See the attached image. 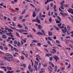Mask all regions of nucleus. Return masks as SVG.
<instances>
[{"mask_svg": "<svg viewBox=\"0 0 73 73\" xmlns=\"http://www.w3.org/2000/svg\"><path fill=\"white\" fill-rule=\"evenodd\" d=\"M13 43L14 44H17V41L16 40H14L13 41Z\"/></svg>", "mask_w": 73, "mask_h": 73, "instance_id": "nucleus-24", "label": "nucleus"}, {"mask_svg": "<svg viewBox=\"0 0 73 73\" xmlns=\"http://www.w3.org/2000/svg\"><path fill=\"white\" fill-rule=\"evenodd\" d=\"M16 73H19V72H20V70H17L16 71Z\"/></svg>", "mask_w": 73, "mask_h": 73, "instance_id": "nucleus-36", "label": "nucleus"}, {"mask_svg": "<svg viewBox=\"0 0 73 73\" xmlns=\"http://www.w3.org/2000/svg\"><path fill=\"white\" fill-rule=\"evenodd\" d=\"M56 42L57 44H60V41L58 40H57L56 41Z\"/></svg>", "mask_w": 73, "mask_h": 73, "instance_id": "nucleus-42", "label": "nucleus"}, {"mask_svg": "<svg viewBox=\"0 0 73 73\" xmlns=\"http://www.w3.org/2000/svg\"><path fill=\"white\" fill-rule=\"evenodd\" d=\"M65 3V1L63 0L62 2L60 3V4H61V5L62 6H64V3Z\"/></svg>", "mask_w": 73, "mask_h": 73, "instance_id": "nucleus-14", "label": "nucleus"}, {"mask_svg": "<svg viewBox=\"0 0 73 73\" xmlns=\"http://www.w3.org/2000/svg\"><path fill=\"white\" fill-rule=\"evenodd\" d=\"M52 50H53V51H54L55 53H57V52L56 51V50H55V49H52Z\"/></svg>", "mask_w": 73, "mask_h": 73, "instance_id": "nucleus-59", "label": "nucleus"}, {"mask_svg": "<svg viewBox=\"0 0 73 73\" xmlns=\"http://www.w3.org/2000/svg\"><path fill=\"white\" fill-rule=\"evenodd\" d=\"M53 8L54 9V10L56 9V5H54V6Z\"/></svg>", "mask_w": 73, "mask_h": 73, "instance_id": "nucleus-48", "label": "nucleus"}, {"mask_svg": "<svg viewBox=\"0 0 73 73\" xmlns=\"http://www.w3.org/2000/svg\"><path fill=\"white\" fill-rule=\"evenodd\" d=\"M54 69L55 70H54V71L55 72H56L57 70V66H56L54 68Z\"/></svg>", "mask_w": 73, "mask_h": 73, "instance_id": "nucleus-26", "label": "nucleus"}, {"mask_svg": "<svg viewBox=\"0 0 73 73\" xmlns=\"http://www.w3.org/2000/svg\"><path fill=\"white\" fill-rule=\"evenodd\" d=\"M38 19V17H36V20L38 23V24H40V20Z\"/></svg>", "mask_w": 73, "mask_h": 73, "instance_id": "nucleus-8", "label": "nucleus"}, {"mask_svg": "<svg viewBox=\"0 0 73 73\" xmlns=\"http://www.w3.org/2000/svg\"><path fill=\"white\" fill-rule=\"evenodd\" d=\"M19 20H22V19H23V17L22 16L20 17H19Z\"/></svg>", "mask_w": 73, "mask_h": 73, "instance_id": "nucleus-45", "label": "nucleus"}, {"mask_svg": "<svg viewBox=\"0 0 73 73\" xmlns=\"http://www.w3.org/2000/svg\"><path fill=\"white\" fill-rule=\"evenodd\" d=\"M17 26L19 27V28H22V27H23V26L22 25H20V24H18Z\"/></svg>", "mask_w": 73, "mask_h": 73, "instance_id": "nucleus-20", "label": "nucleus"}, {"mask_svg": "<svg viewBox=\"0 0 73 73\" xmlns=\"http://www.w3.org/2000/svg\"><path fill=\"white\" fill-rule=\"evenodd\" d=\"M13 72H14V71H11V72L9 70H8V71L7 72V73H12Z\"/></svg>", "mask_w": 73, "mask_h": 73, "instance_id": "nucleus-21", "label": "nucleus"}, {"mask_svg": "<svg viewBox=\"0 0 73 73\" xmlns=\"http://www.w3.org/2000/svg\"><path fill=\"white\" fill-rule=\"evenodd\" d=\"M48 39L49 40H50V41H52V39L50 37H48Z\"/></svg>", "mask_w": 73, "mask_h": 73, "instance_id": "nucleus-38", "label": "nucleus"}, {"mask_svg": "<svg viewBox=\"0 0 73 73\" xmlns=\"http://www.w3.org/2000/svg\"><path fill=\"white\" fill-rule=\"evenodd\" d=\"M67 28L68 30L69 31H70V26H69V25H67Z\"/></svg>", "mask_w": 73, "mask_h": 73, "instance_id": "nucleus-12", "label": "nucleus"}, {"mask_svg": "<svg viewBox=\"0 0 73 73\" xmlns=\"http://www.w3.org/2000/svg\"><path fill=\"white\" fill-rule=\"evenodd\" d=\"M36 34H37V35H43V34L42 33L40 32H38V33H36Z\"/></svg>", "mask_w": 73, "mask_h": 73, "instance_id": "nucleus-15", "label": "nucleus"}, {"mask_svg": "<svg viewBox=\"0 0 73 73\" xmlns=\"http://www.w3.org/2000/svg\"><path fill=\"white\" fill-rule=\"evenodd\" d=\"M21 44V43H20V42H18V43L17 44V45L18 46H20V45Z\"/></svg>", "mask_w": 73, "mask_h": 73, "instance_id": "nucleus-39", "label": "nucleus"}, {"mask_svg": "<svg viewBox=\"0 0 73 73\" xmlns=\"http://www.w3.org/2000/svg\"><path fill=\"white\" fill-rule=\"evenodd\" d=\"M29 70L31 72H33V69L32 68H31Z\"/></svg>", "mask_w": 73, "mask_h": 73, "instance_id": "nucleus-52", "label": "nucleus"}, {"mask_svg": "<svg viewBox=\"0 0 73 73\" xmlns=\"http://www.w3.org/2000/svg\"><path fill=\"white\" fill-rule=\"evenodd\" d=\"M23 66L24 68H25L26 67V65L25 64H23Z\"/></svg>", "mask_w": 73, "mask_h": 73, "instance_id": "nucleus-64", "label": "nucleus"}, {"mask_svg": "<svg viewBox=\"0 0 73 73\" xmlns=\"http://www.w3.org/2000/svg\"><path fill=\"white\" fill-rule=\"evenodd\" d=\"M17 18L16 17H15L14 18V21H16V19H17Z\"/></svg>", "mask_w": 73, "mask_h": 73, "instance_id": "nucleus-57", "label": "nucleus"}, {"mask_svg": "<svg viewBox=\"0 0 73 73\" xmlns=\"http://www.w3.org/2000/svg\"><path fill=\"white\" fill-rule=\"evenodd\" d=\"M53 58L54 59H55L56 62L57 61V60H60L59 58L57 57L56 55H54V57H53Z\"/></svg>", "mask_w": 73, "mask_h": 73, "instance_id": "nucleus-7", "label": "nucleus"}, {"mask_svg": "<svg viewBox=\"0 0 73 73\" xmlns=\"http://www.w3.org/2000/svg\"><path fill=\"white\" fill-rule=\"evenodd\" d=\"M37 45L38 46H41V44L40 43H38L37 44Z\"/></svg>", "mask_w": 73, "mask_h": 73, "instance_id": "nucleus-44", "label": "nucleus"}, {"mask_svg": "<svg viewBox=\"0 0 73 73\" xmlns=\"http://www.w3.org/2000/svg\"><path fill=\"white\" fill-rule=\"evenodd\" d=\"M12 23H13V27H16V24H15V23H14V22H13Z\"/></svg>", "mask_w": 73, "mask_h": 73, "instance_id": "nucleus-35", "label": "nucleus"}, {"mask_svg": "<svg viewBox=\"0 0 73 73\" xmlns=\"http://www.w3.org/2000/svg\"><path fill=\"white\" fill-rule=\"evenodd\" d=\"M35 12H36V11H33V17H35L36 16V14L35 13Z\"/></svg>", "mask_w": 73, "mask_h": 73, "instance_id": "nucleus-13", "label": "nucleus"}, {"mask_svg": "<svg viewBox=\"0 0 73 73\" xmlns=\"http://www.w3.org/2000/svg\"><path fill=\"white\" fill-rule=\"evenodd\" d=\"M70 66H71V64H69V65L67 67V69H69V68H70Z\"/></svg>", "mask_w": 73, "mask_h": 73, "instance_id": "nucleus-41", "label": "nucleus"}, {"mask_svg": "<svg viewBox=\"0 0 73 73\" xmlns=\"http://www.w3.org/2000/svg\"><path fill=\"white\" fill-rule=\"evenodd\" d=\"M3 58H4V59H5V60H7V59H8V58L5 56H4Z\"/></svg>", "mask_w": 73, "mask_h": 73, "instance_id": "nucleus-54", "label": "nucleus"}, {"mask_svg": "<svg viewBox=\"0 0 73 73\" xmlns=\"http://www.w3.org/2000/svg\"><path fill=\"white\" fill-rule=\"evenodd\" d=\"M38 28L39 30H41V29H42V27L40 25H39L38 26Z\"/></svg>", "mask_w": 73, "mask_h": 73, "instance_id": "nucleus-11", "label": "nucleus"}, {"mask_svg": "<svg viewBox=\"0 0 73 73\" xmlns=\"http://www.w3.org/2000/svg\"><path fill=\"white\" fill-rule=\"evenodd\" d=\"M35 11H36L37 12H39V11H40V8H38V9H37V8H36L35 9Z\"/></svg>", "mask_w": 73, "mask_h": 73, "instance_id": "nucleus-17", "label": "nucleus"}, {"mask_svg": "<svg viewBox=\"0 0 73 73\" xmlns=\"http://www.w3.org/2000/svg\"><path fill=\"white\" fill-rule=\"evenodd\" d=\"M48 35L49 36H52V33L50 32V31H49Z\"/></svg>", "mask_w": 73, "mask_h": 73, "instance_id": "nucleus-16", "label": "nucleus"}, {"mask_svg": "<svg viewBox=\"0 0 73 73\" xmlns=\"http://www.w3.org/2000/svg\"><path fill=\"white\" fill-rule=\"evenodd\" d=\"M25 29H26L27 30H28V27L27 26H25Z\"/></svg>", "mask_w": 73, "mask_h": 73, "instance_id": "nucleus-55", "label": "nucleus"}, {"mask_svg": "<svg viewBox=\"0 0 73 73\" xmlns=\"http://www.w3.org/2000/svg\"><path fill=\"white\" fill-rule=\"evenodd\" d=\"M60 38H61L62 41H64V37H61Z\"/></svg>", "mask_w": 73, "mask_h": 73, "instance_id": "nucleus-63", "label": "nucleus"}, {"mask_svg": "<svg viewBox=\"0 0 73 73\" xmlns=\"http://www.w3.org/2000/svg\"><path fill=\"white\" fill-rule=\"evenodd\" d=\"M34 67L36 70H37V67L36 65H34Z\"/></svg>", "mask_w": 73, "mask_h": 73, "instance_id": "nucleus-29", "label": "nucleus"}, {"mask_svg": "<svg viewBox=\"0 0 73 73\" xmlns=\"http://www.w3.org/2000/svg\"><path fill=\"white\" fill-rule=\"evenodd\" d=\"M60 7L61 8V9H64V8L63 7H62V6H60Z\"/></svg>", "mask_w": 73, "mask_h": 73, "instance_id": "nucleus-49", "label": "nucleus"}, {"mask_svg": "<svg viewBox=\"0 0 73 73\" xmlns=\"http://www.w3.org/2000/svg\"><path fill=\"white\" fill-rule=\"evenodd\" d=\"M39 16L40 18V19H41V18H42V16H41V13H39Z\"/></svg>", "mask_w": 73, "mask_h": 73, "instance_id": "nucleus-34", "label": "nucleus"}, {"mask_svg": "<svg viewBox=\"0 0 73 73\" xmlns=\"http://www.w3.org/2000/svg\"><path fill=\"white\" fill-rule=\"evenodd\" d=\"M26 11H27L26 9H24L23 11L22 12V15H23V13H25V12H26Z\"/></svg>", "mask_w": 73, "mask_h": 73, "instance_id": "nucleus-23", "label": "nucleus"}, {"mask_svg": "<svg viewBox=\"0 0 73 73\" xmlns=\"http://www.w3.org/2000/svg\"><path fill=\"white\" fill-rule=\"evenodd\" d=\"M36 61H38V62H40V60L38 59V58L37 57H36Z\"/></svg>", "mask_w": 73, "mask_h": 73, "instance_id": "nucleus-43", "label": "nucleus"}, {"mask_svg": "<svg viewBox=\"0 0 73 73\" xmlns=\"http://www.w3.org/2000/svg\"><path fill=\"white\" fill-rule=\"evenodd\" d=\"M30 36L32 39H33V38H34V37L33 36H32V35H30Z\"/></svg>", "mask_w": 73, "mask_h": 73, "instance_id": "nucleus-33", "label": "nucleus"}, {"mask_svg": "<svg viewBox=\"0 0 73 73\" xmlns=\"http://www.w3.org/2000/svg\"><path fill=\"white\" fill-rule=\"evenodd\" d=\"M36 57H37L39 60H41V57H40V56L38 54H37L36 56H35Z\"/></svg>", "mask_w": 73, "mask_h": 73, "instance_id": "nucleus-10", "label": "nucleus"}, {"mask_svg": "<svg viewBox=\"0 0 73 73\" xmlns=\"http://www.w3.org/2000/svg\"><path fill=\"white\" fill-rule=\"evenodd\" d=\"M16 36H17L18 37H19V33L17 32H16Z\"/></svg>", "mask_w": 73, "mask_h": 73, "instance_id": "nucleus-47", "label": "nucleus"}, {"mask_svg": "<svg viewBox=\"0 0 73 73\" xmlns=\"http://www.w3.org/2000/svg\"><path fill=\"white\" fill-rule=\"evenodd\" d=\"M62 31L63 33H64V34H65V33H66V31H67V29H66V27H64V30L62 29Z\"/></svg>", "mask_w": 73, "mask_h": 73, "instance_id": "nucleus-5", "label": "nucleus"}, {"mask_svg": "<svg viewBox=\"0 0 73 73\" xmlns=\"http://www.w3.org/2000/svg\"><path fill=\"white\" fill-rule=\"evenodd\" d=\"M33 42H35V43H36L37 42H38V41L36 40H33Z\"/></svg>", "mask_w": 73, "mask_h": 73, "instance_id": "nucleus-28", "label": "nucleus"}, {"mask_svg": "<svg viewBox=\"0 0 73 73\" xmlns=\"http://www.w3.org/2000/svg\"><path fill=\"white\" fill-rule=\"evenodd\" d=\"M54 28H55L57 30V31H58L59 29H60L58 27H56V26L55 25L54 26Z\"/></svg>", "mask_w": 73, "mask_h": 73, "instance_id": "nucleus-19", "label": "nucleus"}, {"mask_svg": "<svg viewBox=\"0 0 73 73\" xmlns=\"http://www.w3.org/2000/svg\"><path fill=\"white\" fill-rule=\"evenodd\" d=\"M61 24H62L61 23H60L58 24V27H60V26L61 25Z\"/></svg>", "mask_w": 73, "mask_h": 73, "instance_id": "nucleus-50", "label": "nucleus"}, {"mask_svg": "<svg viewBox=\"0 0 73 73\" xmlns=\"http://www.w3.org/2000/svg\"><path fill=\"white\" fill-rule=\"evenodd\" d=\"M54 15L55 16H57V13L55 12L54 13Z\"/></svg>", "mask_w": 73, "mask_h": 73, "instance_id": "nucleus-62", "label": "nucleus"}, {"mask_svg": "<svg viewBox=\"0 0 73 73\" xmlns=\"http://www.w3.org/2000/svg\"><path fill=\"white\" fill-rule=\"evenodd\" d=\"M53 38L54 39V40H56L57 38V37L56 36L54 35V37H53Z\"/></svg>", "mask_w": 73, "mask_h": 73, "instance_id": "nucleus-60", "label": "nucleus"}, {"mask_svg": "<svg viewBox=\"0 0 73 73\" xmlns=\"http://www.w3.org/2000/svg\"><path fill=\"white\" fill-rule=\"evenodd\" d=\"M69 10H68V12L69 13H71L72 15H73V10L72 9L70 8L68 9Z\"/></svg>", "mask_w": 73, "mask_h": 73, "instance_id": "nucleus-4", "label": "nucleus"}, {"mask_svg": "<svg viewBox=\"0 0 73 73\" xmlns=\"http://www.w3.org/2000/svg\"><path fill=\"white\" fill-rule=\"evenodd\" d=\"M1 68H3V69H5L4 70L5 71V72H7V69L8 70H12V68L9 67V66H7L6 67L4 66H1Z\"/></svg>", "mask_w": 73, "mask_h": 73, "instance_id": "nucleus-1", "label": "nucleus"}, {"mask_svg": "<svg viewBox=\"0 0 73 73\" xmlns=\"http://www.w3.org/2000/svg\"><path fill=\"white\" fill-rule=\"evenodd\" d=\"M49 21L50 22L52 23V19H51V17H50L49 19Z\"/></svg>", "mask_w": 73, "mask_h": 73, "instance_id": "nucleus-40", "label": "nucleus"}, {"mask_svg": "<svg viewBox=\"0 0 73 73\" xmlns=\"http://www.w3.org/2000/svg\"><path fill=\"white\" fill-rule=\"evenodd\" d=\"M7 60L8 61H9V62H10V61H12L13 59H12L7 58Z\"/></svg>", "mask_w": 73, "mask_h": 73, "instance_id": "nucleus-22", "label": "nucleus"}, {"mask_svg": "<svg viewBox=\"0 0 73 73\" xmlns=\"http://www.w3.org/2000/svg\"><path fill=\"white\" fill-rule=\"evenodd\" d=\"M5 30H7L9 32H13V30L9 28H8V27H6L5 28Z\"/></svg>", "mask_w": 73, "mask_h": 73, "instance_id": "nucleus-3", "label": "nucleus"}, {"mask_svg": "<svg viewBox=\"0 0 73 73\" xmlns=\"http://www.w3.org/2000/svg\"><path fill=\"white\" fill-rule=\"evenodd\" d=\"M4 65V63H0V65L1 66H3V65Z\"/></svg>", "mask_w": 73, "mask_h": 73, "instance_id": "nucleus-61", "label": "nucleus"}, {"mask_svg": "<svg viewBox=\"0 0 73 73\" xmlns=\"http://www.w3.org/2000/svg\"><path fill=\"white\" fill-rule=\"evenodd\" d=\"M35 64H36V66H37V65H38V63L37 61H35Z\"/></svg>", "mask_w": 73, "mask_h": 73, "instance_id": "nucleus-31", "label": "nucleus"}, {"mask_svg": "<svg viewBox=\"0 0 73 73\" xmlns=\"http://www.w3.org/2000/svg\"><path fill=\"white\" fill-rule=\"evenodd\" d=\"M25 57H26V58H28V54H25Z\"/></svg>", "mask_w": 73, "mask_h": 73, "instance_id": "nucleus-46", "label": "nucleus"}, {"mask_svg": "<svg viewBox=\"0 0 73 73\" xmlns=\"http://www.w3.org/2000/svg\"><path fill=\"white\" fill-rule=\"evenodd\" d=\"M0 49H1V50H3V47L2 46H0Z\"/></svg>", "mask_w": 73, "mask_h": 73, "instance_id": "nucleus-53", "label": "nucleus"}, {"mask_svg": "<svg viewBox=\"0 0 73 73\" xmlns=\"http://www.w3.org/2000/svg\"><path fill=\"white\" fill-rule=\"evenodd\" d=\"M57 17L58 18V19L60 21H61V18H60V17H59V16H57Z\"/></svg>", "mask_w": 73, "mask_h": 73, "instance_id": "nucleus-30", "label": "nucleus"}, {"mask_svg": "<svg viewBox=\"0 0 73 73\" xmlns=\"http://www.w3.org/2000/svg\"><path fill=\"white\" fill-rule=\"evenodd\" d=\"M20 32H24V29H20Z\"/></svg>", "mask_w": 73, "mask_h": 73, "instance_id": "nucleus-32", "label": "nucleus"}, {"mask_svg": "<svg viewBox=\"0 0 73 73\" xmlns=\"http://www.w3.org/2000/svg\"><path fill=\"white\" fill-rule=\"evenodd\" d=\"M14 50L16 51H18V49H17L15 47L13 48V46H11V50Z\"/></svg>", "mask_w": 73, "mask_h": 73, "instance_id": "nucleus-6", "label": "nucleus"}, {"mask_svg": "<svg viewBox=\"0 0 73 73\" xmlns=\"http://www.w3.org/2000/svg\"><path fill=\"white\" fill-rule=\"evenodd\" d=\"M30 5H31V6H32V7H33V8H35V6H34L33 4L30 3Z\"/></svg>", "mask_w": 73, "mask_h": 73, "instance_id": "nucleus-56", "label": "nucleus"}, {"mask_svg": "<svg viewBox=\"0 0 73 73\" xmlns=\"http://www.w3.org/2000/svg\"><path fill=\"white\" fill-rule=\"evenodd\" d=\"M64 41L65 42L66 45H67L69 44V41H68L67 40H65Z\"/></svg>", "mask_w": 73, "mask_h": 73, "instance_id": "nucleus-18", "label": "nucleus"}, {"mask_svg": "<svg viewBox=\"0 0 73 73\" xmlns=\"http://www.w3.org/2000/svg\"><path fill=\"white\" fill-rule=\"evenodd\" d=\"M28 68L29 70H30V69H31V64H29L28 66Z\"/></svg>", "mask_w": 73, "mask_h": 73, "instance_id": "nucleus-27", "label": "nucleus"}, {"mask_svg": "<svg viewBox=\"0 0 73 73\" xmlns=\"http://www.w3.org/2000/svg\"><path fill=\"white\" fill-rule=\"evenodd\" d=\"M2 37L3 38H4V39H6V38H7V36H6L5 35H3L2 36Z\"/></svg>", "mask_w": 73, "mask_h": 73, "instance_id": "nucleus-9", "label": "nucleus"}, {"mask_svg": "<svg viewBox=\"0 0 73 73\" xmlns=\"http://www.w3.org/2000/svg\"><path fill=\"white\" fill-rule=\"evenodd\" d=\"M9 33H8V31L5 30L4 31V33H6V35H7L8 36H10V37H13L14 36L13 35V34L11 32H9Z\"/></svg>", "mask_w": 73, "mask_h": 73, "instance_id": "nucleus-2", "label": "nucleus"}, {"mask_svg": "<svg viewBox=\"0 0 73 73\" xmlns=\"http://www.w3.org/2000/svg\"><path fill=\"white\" fill-rule=\"evenodd\" d=\"M53 60V58L52 57H50V61H52Z\"/></svg>", "mask_w": 73, "mask_h": 73, "instance_id": "nucleus-58", "label": "nucleus"}, {"mask_svg": "<svg viewBox=\"0 0 73 73\" xmlns=\"http://www.w3.org/2000/svg\"><path fill=\"white\" fill-rule=\"evenodd\" d=\"M49 0H47L44 3V4H47V3H49Z\"/></svg>", "mask_w": 73, "mask_h": 73, "instance_id": "nucleus-37", "label": "nucleus"}, {"mask_svg": "<svg viewBox=\"0 0 73 73\" xmlns=\"http://www.w3.org/2000/svg\"><path fill=\"white\" fill-rule=\"evenodd\" d=\"M5 55L6 56H9V54L8 53H6L5 54Z\"/></svg>", "mask_w": 73, "mask_h": 73, "instance_id": "nucleus-51", "label": "nucleus"}, {"mask_svg": "<svg viewBox=\"0 0 73 73\" xmlns=\"http://www.w3.org/2000/svg\"><path fill=\"white\" fill-rule=\"evenodd\" d=\"M8 58H12L13 57L11 55H9V56H8Z\"/></svg>", "mask_w": 73, "mask_h": 73, "instance_id": "nucleus-25", "label": "nucleus"}]
</instances>
